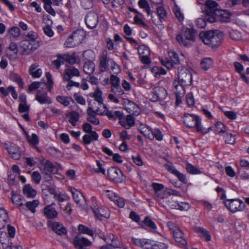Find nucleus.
<instances>
[{"label":"nucleus","instance_id":"a878e982","mask_svg":"<svg viewBox=\"0 0 249 249\" xmlns=\"http://www.w3.org/2000/svg\"><path fill=\"white\" fill-rule=\"evenodd\" d=\"M53 231L59 235H65L67 233V230L63 225L59 222H54L52 224Z\"/></svg>","mask_w":249,"mask_h":249},{"label":"nucleus","instance_id":"4d7b16f0","mask_svg":"<svg viewBox=\"0 0 249 249\" xmlns=\"http://www.w3.org/2000/svg\"><path fill=\"white\" fill-rule=\"evenodd\" d=\"M143 223L145 225L148 226L152 230L157 229V226L155 223L148 216L146 217L143 220Z\"/></svg>","mask_w":249,"mask_h":249},{"label":"nucleus","instance_id":"4c0bfd02","mask_svg":"<svg viewBox=\"0 0 249 249\" xmlns=\"http://www.w3.org/2000/svg\"><path fill=\"white\" fill-rule=\"evenodd\" d=\"M215 133L216 134L226 133H227V128L226 125L221 122L218 121L215 123Z\"/></svg>","mask_w":249,"mask_h":249},{"label":"nucleus","instance_id":"2eb2a0df","mask_svg":"<svg viewBox=\"0 0 249 249\" xmlns=\"http://www.w3.org/2000/svg\"><path fill=\"white\" fill-rule=\"evenodd\" d=\"M85 23L89 29H93L96 27L98 23V17L94 12H89L85 17Z\"/></svg>","mask_w":249,"mask_h":249},{"label":"nucleus","instance_id":"f257e3e1","mask_svg":"<svg viewBox=\"0 0 249 249\" xmlns=\"http://www.w3.org/2000/svg\"><path fill=\"white\" fill-rule=\"evenodd\" d=\"M199 36L205 44L215 49L221 45L224 34L218 30H208L200 32Z\"/></svg>","mask_w":249,"mask_h":249},{"label":"nucleus","instance_id":"338daca9","mask_svg":"<svg viewBox=\"0 0 249 249\" xmlns=\"http://www.w3.org/2000/svg\"><path fill=\"white\" fill-rule=\"evenodd\" d=\"M167 245L161 242H158L157 243L151 244L150 249H167Z\"/></svg>","mask_w":249,"mask_h":249},{"label":"nucleus","instance_id":"603ef678","mask_svg":"<svg viewBox=\"0 0 249 249\" xmlns=\"http://www.w3.org/2000/svg\"><path fill=\"white\" fill-rule=\"evenodd\" d=\"M196 231L197 232L200 233L201 235L205 238L206 240L209 241L211 239V236L209 233V232L206 230L202 228L197 227L196 228Z\"/></svg>","mask_w":249,"mask_h":249},{"label":"nucleus","instance_id":"6e6552de","mask_svg":"<svg viewBox=\"0 0 249 249\" xmlns=\"http://www.w3.org/2000/svg\"><path fill=\"white\" fill-rule=\"evenodd\" d=\"M153 188L154 189L155 195L159 198H163V203H165L167 206L165 205V207L170 208V201L167 200L166 197L170 196V190L164 192L163 194L161 191L164 188V186L161 184L157 183H153L151 185Z\"/></svg>","mask_w":249,"mask_h":249},{"label":"nucleus","instance_id":"7c9ffc66","mask_svg":"<svg viewBox=\"0 0 249 249\" xmlns=\"http://www.w3.org/2000/svg\"><path fill=\"white\" fill-rule=\"evenodd\" d=\"M107 51H104L100 57L99 68L101 71H105L107 69Z\"/></svg>","mask_w":249,"mask_h":249},{"label":"nucleus","instance_id":"58836bf2","mask_svg":"<svg viewBox=\"0 0 249 249\" xmlns=\"http://www.w3.org/2000/svg\"><path fill=\"white\" fill-rule=\"evenodd\" d=\"M138 5L141 8L143 9L148 15H152L153 11L150 9L146 0H139Z\"/></svg>","mask_w":249,"mask_h":249},{"label":"nucleus","instance_id":"052dcab7","mask_svg":"<svg viewBox=\"0 0 249 249\" xmlns=\"http://www.w3.org/2000/svg\"><path fill=\"white\" fill-rule=\"evenodd\" d=\"M8 33L13 37H17L20 35V30L18 27H13L9 30Z\"/></svg>","mask_w":249,"mask_h":249},{"label":"nucleus","instance_id":"ea45409f","mask_svg":"<svg viewBox=\"0 0 249 249\" xmlns=\"http://www.w3.org/2000/svg\"><path fill=\"white\" fill-rule=\"evenodd\" d=\"M10 78L11 80L16 82L21 88H23L24 83L18 74L14 72H11L10 74Z\"/></svg>","mask_w":249,"mask_h":249},{"label":"nucleus","instance_id":"f8f14e48","mask_svg":"<svg viewBox=\"0 0 249 249\" xmlns=\"http://www.w3.org/2000/svg\"><path fill=\"white\" fill-rule=\"evenodd\" d=\"M110 91L112 93L108 94V98L115 103H118L119 102L118 97L124 94V90L122 89L121 85L111 87Z\"/></svg>","mask_w":249,"mask_h":249},{"label":"nucleus","instance_id":"393cba45","mask_svg":"<svg viewBox=\"0 0 249 249\" xmlns=\"http://www.w3.org/2000/svg\"><path fill=\"white\" fill-rule=\"evenodd\" d=\"M22 198L23 197L17 194H13L11 197L12 202L19 207L20 211L22 213H24L26 209L22 202Z\"/></svg>","mask_w":249,"mask_h":249},{"label":"nucleus","instance_id":"5fc2aeb1","mask_svg":"<svg viewBox=\"0 0 249 249\" xmlns=\"http://www.w3.org/2000/svg\"><path fill=\"white\" fill-rule=\"evenodd\" d=\"M229 34L230 37L233 40H239L242 38L241 33L236 30H232L229 32Z\"/></svg>","mask_w":249,"mask_h":249},{"label":"nucleus","instance_id":"dca6fc26","mask_svg":"<svg viewBox=\"0 0 249 249\" xmlns=\"http://www.w3.org/2000/svg\"><path fill=\"white\" fill-rule=\"evenodd\" d=\"M172 233L173 234V237L176 242L179 243L181 245H185L187 244V242L184 237L183 233L176 225H174L173 224Z\"/></svg>","mask_w":249,"mask_h":249},{"label":"nucleus","instance_id":"473e14b6","mask_svg":"<svg viewBox=\"0 0 249 249\" xmlns=\"http://www.w3.org/2000/svg\"><path fill=\"white\" fill-rule=\"evenodd\" d=\"M95 69V64L91 61H88L85 63L83 66V71L87 74L90 75L93 73Z\"/></svg>","mask_w":249,"mask_h":249},{"label":"nucleus","instance_id":"a18cd8bd","mask_svg":"<svg viewBox=\"0 0 249 249\" xmlns=\"http://www.w3.org/2000/svg\"><path fill=\"white\" fill-rule=\"evenodd\" d=\"M157 13L161 21L162 20L165 21L167 17V12L163 7L160 6L157 7Z\"/></svg>","mask_w":249,"mask_h":249},{"label":"nucleus","instance_id":"4468645a","mask_svg":"<svg viewBox=\"0 0 249 249\" xmlns=\"http://www.w3.org/2000/svg\"><path fill=\"white\" fill-rule=\"evenodd\" d=\"M38 167L42 173L45 175L51 174L54 169V166L52 163L50 161L44 159L41 160L38 164Z\"/></svg>","mask_w":249,"mask_h":249},{"label":"nucleus","instance_id":"20e7f679","mask_svg":"<svg viewBox=\"0 0 249 249\" xmlns=\"http://www.w3.org/2000/svg\"><path fill=\"white\" fill-rule=\"evenodd\" d=\"M178 83L185 86H191L192 84V74L187 68L178 67Z\"/></svg>","mask_w":249,"mask_h":249},{"label":"nucleus","instance_id":"1a4fd4ad","mask_svg":"<svg viewBox=\"0 0 249 249\" xmlns=\"http://www.w3.org/2000/svg\"><path fill=\"white\" fill-rule=\"evenodd\" d=\"M107 175L110 179L117 182H121L125 178L122 171L116 167L108 169Z\"/></svg>","mask_w":249,"mask_h":249},{"label":"nucleus","instance_id":"f3484780","mask_svg":"<svg viewBox=\"0 0 249 249\" xmlns=\"http://www.w3.org/2000/svg\"><path fill=\"white\" fill-rule=\"evenodd\" d=\"M73 244L76 249H84V248L89 246L91 242L87 238L79 235L74 237Z\"/></svg>","mask_w":249,"mask_h":249},{"label":"nucleus","instance_id":"cd10ccee","mask_svg":"<svg viewBox=\"0 0 249 249\" xmlns=\"http://www.w3.org/2000/svg\"><path fill=\"white\" fill-rule=\"evenodd\" d=\"M172 209L182 211H188L190 209V205L185 202H178L172 200Z\"/></svg>","mask_w":249,"mask_h":249},{"label":"nucleus","instance_id":"49530a36","mask_svg":"<svg viewBox=\"0 0 249 249\" xmlns=\"http://www.w3.org/2000/svg\"><path fill=\"white\" fill-rule=\"evenodd\" d=\"M176 40L180 44H182L184 46L189 47L192 44L191 43V40L186 38H184L182 35H178L176 36Z\"/></svg>","mask_w":249,"mask_h":249},{"label":"nucleus","instance_id":"2f4dec72","mask_svg":"<svg viewBox=\"0 0 249 249\" xmlns=\"http://www.w3.org/2000/svg\"><path fill=\"white\" fill-rule=\"evenodd\" d=\"M24 194L28 197H34L36 194V191L30 184L25 185L23 188Z\"/></svg>","mask_w":249,"mask_h":249},{"label":"nucleus","instance_id":"0e129e2a","mask_svg":"<svg viewBox=\"0 0 249 249\" xmlns=\"http://www.w3.org/2000/svg\"><path fill=\"white\" fill-rule=\"evenodd\" d=\"M141 243L140 247L143 249H150L151 243L149 240L145 239H141Z\"/></svg>","mask_w":249,"mask_h":249},{"label":"nucleus","instance_id":"72a5a7b5","mask_svg":"<svg viewBox=\"0 0 249 249\" xmlns=\"http://www.w3.org/2000/svg\"><path fill=\"white\" fill-rule=\"evenodd\" d=\"M56 99L58 102L65 107L68 106L71 102H73V99L71 97L62 95L57 96Z\"/></svg>","mask_w":249,"mask_h":249},{"label":"nucleus","instance_id":"e2e57ef3","mask_svg":"<svg viewBox=\"0 0 249 249\" xmlns=\"http://www.w3.org/2000/svg\"><path fill=\"white\" fill-rule=\"evenodd\" d=\"M134 22L136 24L141 25L145 29H148V26L143 22L142 19L136 15L134 18Z\"/></svg>","mask_w":249,"mask_h":249},{"label":"nucleus","instance_id":"774afa93","mask_svg":"<svg viewBox=\"0 0 249 249\" xmlns=\"http://www.w3.org/2000/svg\"><path fill=\"white\" fill-rule=\"evenodd\" d=\"M31 176L32 180L36 184L39 183L41 180V176L38 172H33Z\"/></svg>","mask_w":249,"mask_h":249},{"label":"nucleus","instance_id":"3c124183","mask_svg":"<svg viewBox=\"0 0 249 249\" xmlns=\"http://www.w3.org/2000/svg\"><path fill=\"white\" fill-rule=\"evenodd\" d=\"M39 204L37 200H34L32 201H29L25 203L26 207L30 210L32 213H35V208L38 206Z\"/></svg>","mask_w":249,"mask_h":249},{"label":"nucleus","instance_id":"a211bd4d","mask_svg":"<svg viewBox=\"0 0 249 249\" xmlns=\"http://www.w3.org/2000/svg\"><path fill=\"white\" fill-rule=\"evenodd\" d=\"M80 71L73 66H68L64 71L63 79L66 81H70L74 76L79 77Z\"/></svg>","mask_w":249,"mask_h":249},{"label":"nucleus","instance_id":"13d9d810","mask_svg":"<svg viewBox=\"0 0 249 249\" xmlns=\"http://www.w3.org/2000/svg\"><path fill=\"white\" fill-rule=\"evenodd\" d=\"M110 82L111 84V87L120 85V78L114 74L111 75L110 77Z\"/></svg>","mask_w":249,"mask_h":249},{"label":"nucleus","instance_id":"f03ea898","mask_svg":"<svg viewBox=\"0 0 249 249\" xmlns=\"http://www.w3.org/2000/svg\"><path fill=\"white\" fill-rule=\"evenodd\" d=\"M182 118L184 124L187 127H195L197 131H202L201 119L198 116L184 113Z\"/></svg>","mask_w":249,"mask_h":249},{"label":"nucleus","instance_id":"6ab92c4d","mask_svg":"<svg viewBox=\"0 0 249 249\" xmlns=\"http://www.w3.org/2000/svg\"><path fill=\"white\" fill-rule=\"evenodd\" d=\"M102 91L98 88H97L94 92L89 94V96L94 99V101L97 103L99 107H100L103 106L104 110H106L107 107L103 103L104 100L102 97Z\"/></svg>","mask_w":249,"mask_h":249},{"label":"nucleus","instance_id":"5701e85b","mask_svg":"<svg viewBox=\"0 0 249 249\" xmlns=\"http://www.w3.org/2000/svg\"><path fill=\"white\" fill-rule=\"evenodd\" d=\"M54 203H52L51 204L47 205L44 209V213L46 216L48 218L53 219L55 218L57 216V212L55 209L53 207L55 205Z\"/></svg>","mask_w":249,"mask_h":249},{"label":"nucleus","instance_id":"bf43d9fd","mask_svg":"<svg viewBox=\"0 0 249 249\" xmlns=\"http://www.w3.org/2000/svg\"><path fill=\"white\" fill-rule=\"evenodd\" d=\"M76 34L75 33H74L73 34H72L71 36H70L67 39L65 42V45H66V47H72L73 46V45H75L74 43H73V39L74 38H76Z\"/></svg>","mask_w":249,"mask_h":249},{"label":"nucleus","instance_id":"680f3d73","mask_svg":"<svg viewBox=\"0 0 249 249\" xmlns=\"http://www.w3.org/2000/svg\"><path fill=\"white\" fill-rule=\"evenodd\" d=\"M114 236L113 235H109V239L111 240V243H109L106 246H103L100 248V249H116V247H117V245L114 244L113 242Z\"/></svg>","mask_w":249,"mask_h":249},{"label":"nucleus","instance_id":"c03bdc74","mask_svg":"<svg viewBox=\"0 0 249 249\" xmlns=\"http://www.w3.org/2000/svg\"><path fill=\"white\" fill-rule=\"evenodd\" d=\"M186 170L188 173L192 175L200 174L202 173L199 169L191 163L186 164Z\"/></svg>","mask_w":249,"mask_h":249},{"label":"nucleus","instance_id":"09e8293b","mask_svg":"<svg viewBox=\"0 0 249 249\" xmlns=\"http://www.w3.org/2000/svg\"><path fill=\"white\" fill-rule=\"evenodd\" d=\"M225 139V142L226 143L234 144L235 143L236 140L235 136L233 135L231 133L227 132L224 135Z\"/></svg>","mask_w":249,"mask_h":249},{"label":"nucleus","instance_id":"b1692460","mask_svg":"<svg viewBox=\"0 0 249 249\" xmlns=\"http://www.w3.org/2000/svg\"><path fill=\"white\" fill-rule=\"evenodd\" d=\"M99 137L96 131L91 132V133L85 134L82 138V142L85 145L89 144L92 141H96Z\"/></svg>","mask_w":249,"mask_h":249},{"label":"nucleus","instance_id":"c85d7f7f","mask_svg":"<svg viewBox=\"0 0 249 249\" xmlns=\"http://www.w3.org/2000/svg\"><path fill=\"white\" fill-rule=\"evenodd\" d=\"M196 34V32L193 28H186L184 31L183 35L185 38L194 42Z\"/></svg>","mask_w":249,"mask_h":249},{"label":"nucleus","instance_id":"aec40b11","mask_svg":"<svg viewBox=\"0 0 249 249\" xmlns=\"http://www.w3.org/2000/svg\"><path fill=\"white\" fill-rule=\"evenodd\" d=\"M92 209L95 217L100 220H101L103 218H107L109 216L108 209L106 208H99L96 206H94L92 208Z\"/></svg>","mask_w":249,"mask_h":249},{"label":"nucleus","instance_id":"bb28decb","mask_svg":"<svg viewBox=\"0 0 249 249\" xmlns=\"http://www.w3.org/2000/svg\"><path fill=\"white\" fill-rule=\"evenodd\" d=\"M36 99L40 104H50L52 103L51 99L47 96L46 93L41 94L40 90H37V93L36 96Z\"/></svg>","mask_w":249,"mask_h":249},{"label":"nucleus","instance_id":"c9c22d12","mask_svg":"<svg viewBox=\"0 0 249 249\" xmlns=\"http://www.w3.org/2000/svg\"><path fill=\"white\" fill-rule=\"evenodd\" d=\"M174 1L175 6L173 9L175 17L178 19L179 22H181L184 20V17L183 13L181 12L180 8L178 7L174 0H172Z\"/></svg>","mask_w":249,"mask_h":249},{"label":"nucleus","instance_id":"8fccbe9b","mask_svg":"<svg viewBox=\"0 0 249 249\" xmlns=\"http://www.w3.org/2000/svg\"><path fill=\"white\" fill-rule=\"evenodd\" d=\"M78 230L80 233L87 234L91 236H93L94 232L92 231L89 229L87 226L83 225H79Z\"/></svg>","mask_w":249,"mask_h":249},{"label":"nucleus","instance_id":"39448f33","mask_svg":"<svg viewBox=\"0 0 249 249\" xmlns=\"http://www.w3.org/2000/svg\"><path fill=\"white\" fill-rule=\"evenodd\" d=\"M22 55H29L36 50L40 45V41L34 40H24L20 44Z\"/></svg>","mask_w":249,"mask_h":249},{"label":"nucleus","instance_id":"423d86ee","mask_svg":"<svg viewBox=\"0 0 249 249\" xmlns=\"http://www.w3.org/2000/svg\"><path fill=\"white\" fill-rule=\"evenodd\" d=\"M225 206L231 213L243 211L246 208L245 203L239 198L226 199L224 201Z\"/></svg>","mask_w":249,"mask_h":249},{"label":"nucleus","instance_id":"ddd939ff","mask_svg":"<svg viewBox=\"0 0 249 249\" xmlns=\"http://www.w3.org/2000/svg\"><path fill=\"white\" fill-rule=\"evenodd\" d=\"M152 94L153 96L151 98V100L153 102L157 100H162L167 96V92L165 89L160 87H156L153 88Z\"/></svg>","mask_w":249,"mask_h":249},{"label":"nucleus","instance_id":"f704fd0d","mask_svg":"<svg viewBox=\"0 0 249 249\" xmlns=\"http://www.w3.org/2000/svg\"><path fill=\"white\" fill-rule=\"evenodd\" d=\"M213 64V59L211 58H205L202 60L200 63L201 68L205 71H207Z\"/></svg>","mask_w":249,"mask_h":249},{"label":"nucleus","instance_id":"6e6d98bb","mask_svg":"<svg viewBox=\"0 0 249 249\" xmlns=\"http://www.w3.org/2000/svg\"><path fill=\"white\" fill-rule=\"evenodd\" d=\"M138 51L140 56H145L146 55H149L150 54V51L148 47L144 45L140 46L138 48Z\"/></svg>","mask_w":249,"mask_h":249},{"label":"nucleus","instance_id":"9d476101","mask_svg":"<svg viewBox=\"0 0 249 249\" xmlns=\"http://www.w3.org/2000/svg\"><path fill=\"white\" fill-rule=\"evenodd\" d=\"M4 146L13 159L17 160L20 158L21 156L20 151L15 144L10 142H6L4 143Z\"/></svg>","mask_w":249,"mask_h":249},{"label":"nucleus","instance_id":"412c9836","mask_svg":"<svg viewBox=\"0 0 249 249\" xmlns=\"http://www.w3.org/2000/svg\"><path fill=\"white\" fill-rule=\"evenodd\" d=\"M73 198L80 207L84 206L86 204L85 199L83 194L75 189H71Z\"/></svg>","mask_w":249,"mask_h":249},{"label":"nucleus","instance_id":"e433bc0d","mask_svg":"<svg viewBox=\"0 0 249 249\" xmlns=\"http://www.w3.org/2000/svg\"><path fill=\"white\" fill-rule=\"evenodd\" d=\"M172 174L174 175L177 177L179 181L182 184H186L187 183V179L186 176L184 174L181 173L178 170L172 166Z\"/></svg>","mask_w":249,"mask_h":249},{"label":"nucleus","instance_id":"9b49d317","mask_svg":"<svg viewBox=\"0 0 249 249\" xmlns=\"http://www.w3.org/2000/svg\"><path fill=\"white\" fill-rule=\"evenodd\" d=\"M219 5L217 2L213 0H207L205 1V4L203 8V13L206 15L210 14H215L216 12L218 10Z\"/></svg>","mask_w":249,"mask_h":249},{"label":"nucleus","instance_id":"a19ab883","mask_svg":"<svg viewBox=\"0 0 249 249\" xmlns=\"http://www.w3.org/2000/svg\"><path fill=\"white\" fill-rule=\"evenodd\" d=\"M57 56V59L53 61V64L55 67V68L57 69H58L60 68V66L62 64H64V62L66 61L65 54H58Z\"/></svg>","mask_w":249,"mask_h":249},{"label":"nucleus","instance_id":"37998d69","mask_svg":"<svg viewBox=\"0 0 249 249\" xmlns=\"http://www.w3.org/2000/svg\"><path fill=\"white\" fill-rule=\"evenodd\" d=\"M151 71L157 78H160L161 75H165L166 71L161 67H154L152 68Z\"/></svg>","mask_w":249,"mask_h":249},{"label":"nucleus","instance_id":"4be33fe9","mask_svg":"<svg viewBox=\"0 0 249 249\" xmlns=\"http://www.w3.org/2000/svg\"><path fill=\"white\" fill-rule=\"evenodd\" d=\"M215 15L222 22H229L231 21V14L226 10L219 9Z\"/></svg>","mask_w":249,"mask_h":249},{"label":"nucleus","instance_id":"7ed1b4c3","mask_svg":"<svg viewBox=\"0 0 249 249\" xmlns=\"http://www.w3.org/2000/svg\"><path fill=\"white\" fill-rule=\"evenodd\" d=\"M88 104L89 107L87 110L88 115L87 120L93 124L98 125L99 124L100 121L96 117V114L103 115L106 110L101 109L99 107H97V108L94 110L93 105L92 104L91 101H89Z\"/></svg>","mask_w":249,"mask_h":249},{"label":"nucleus","instance_id":"c756f323","mask_svg":"<svg viewBox=\"0 0 249 249\" xmlns=\"http://www.w3.org/2000/svg\"><path fill=\"white\" fill-rule=\"evenodd\" d=\"M69 122L73 126L76 125V123L79 121L80 115L75 111H71L68 114Z\"/></svg>","mask_w":249,"mask_h":249},{"label":"nucleus","instance_id":"de8ad7c7","mask_svg":"<svg viewBox=\"0 0 249 249\" xmlns=\"http://www.w3.org/2000/svg\"><path fill=\"white\" fill-rule=\"evenodd\" d=\"M65 54L66 62L70 64H74L76 63L77 59L78 58V57L76 56V53L75 52H73L71 54Z\"/></svg>","mask_w":249,"mask_h":249},{"label":"nucleus","instance_id":"79ce46f5","mask_svg":"<svg viewBox=\"0 0 249 249\" xmlns=\"http://www.w3.org/2000/svg\"><path fill=\"white\" fill-rule=\"evenodd\" d=\"M173 84L174 85L176 91H175V94H184L185 93V90L183 84L177 82V80L175 79L174 81Z\"/></svg>","mask_w":249,"mask_h":249},{"label":"nucleus","instance_id":"864d4df0","mask_svg":"<svg viewBox=\"0 0 249 249\" xmlns=\"http://www.w3.org/2000/svg\"><path fill=\"white\" fill-rule=\"evenodd\" d=\"M28 142L32 145L36 146L39 142V139L37 136L35 134H32L30 137L27 133H26Z\"/></svg>","mask_w":249,"mask_h":249},{"label":"nucleus","instance_id":"0eeeda50","mask_svg":"<svg viewBox=\"0 0 249 249\" xmlns=\"http://www.w3.org/2000/svg\"><path fill=\"white\" fill-rule=\"evenodd\" d=\"M129 107H126L127 111L130 114L126 117L127 122V126L126 129H129L135 124L134 118L132 115H138L140 113V108L134 103H131L129 105Z\"/></svg>","mask_w":249,"mask_h":249},{"label":"nucleus","instance_id":"69168bd1","mask_svg":"<svg viewBox=\"0 0 249 249\" xmlns=\"http://www.w3.org/2000/svg\"><path fill=\"white\" fill-rule=\"evenodd\" d=\"M83 56L87 60L89 61L94 57L93 52L90 50H88L84 51L83 53Z\"/></svg>","mask_w":249,"mask_h":249}]
</instances>
